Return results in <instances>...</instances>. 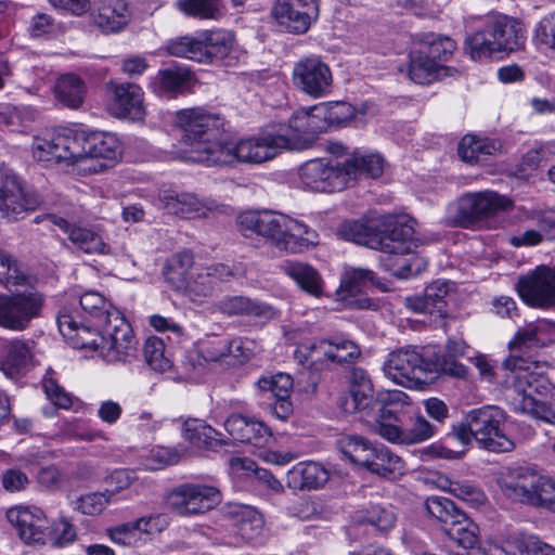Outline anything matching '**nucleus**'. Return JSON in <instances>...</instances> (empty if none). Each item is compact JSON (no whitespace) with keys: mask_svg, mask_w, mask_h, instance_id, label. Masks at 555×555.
Returning a JSON list of instances; mask_svg holds the SVG:
<instances>
[{"mask_svg":"<svg viewBox=\"0 0 555 555\" xmlns=\"http://www.w3.org/2000/svg\"><path fill=\"white\" fill-rule=\"evenodd\" d=\"M220 502V490L204 483H182L167 495L168 507L180 516L204 514Z\"/></svg>","mask_w":555,"mask_h":555,"instance_id":"nucleus-17","label":"nucleus"},{"mask_svg":"<svg viewBox=\"0 0 555 555\" xmlns=\"http://www.w3.org/2000/svg\"><path fill=\"white\" fill-rule=\"evenodd\" d=\"M375 284V274L367 269L347 270L340 281L337 295L341 300L352 304V298L361 294L369 285Z\"/></svg>","mask_w":555,"mask_h":555,"instance_id":"nucleus-46","label":"nucleus"},{"mask_svg":"<svg viewBox=\"0 0 555 555\" xmlns=\"http://www.w3.org/2000/svg\"><path fill=\"white\" fill-rule=\"evenodd\" d=\"M46 295L37 289H24L0 295V327L22 332L42 315Z\"/></svg>","mask_w":555,"mask_h":555,"instance_id":"nucleus-9","label":"nucleus"},{"mask_svg":"<svg viewBox=\"0 0 555 555\" xmlns=\"http://www.w3.org/2000/svg\"><path fill=\"white\" fill-rule=\"evenodd\" d=\"M83 146L80 169L89 173H99L112 167L121 157V144L111 132L82 130Z\"/></svg>","mask_w":555,"mask_h":555,"instance_id":"nucleus-13","label":"nucleus"},{"mask_svg":"<svg viewBox=\"0 0 555 555\" xmlns=\"http://www.w3.org/2000/svg\"><path fill=\"white\" fill-rule=\"evenodd\" d=\"M421 42L420 51L440 64L448 62L456 49V43L452 38L438 34H426L422 37Z\"/></svg>","mask_w":555,"mask_h":555,"instance_id":"nucleus-52","label":"nucleus"},{"mask_svg":"<svg viewBox=\"0 0 555 555\" xmlns=\"http://www.w3.org/2000/svg\"><path fill=\"white\" fill-rule=\"evenodd\" d=\"M532 40L539 49L555 50V12L544 16L537 24Z\"/></svg>","mask_w":555,"mask_h":555,"instance_id":"nucleus-62","label":"nucleus"},{"mask_svg":"<svg viewBox=\"0 0 555 555\" xmlns=\"http://www.w3.org/2000/svg\"><path fill=\"white\" fill-rule=\"evenodd\" d=\"M184 438L197 448L214 450L224 442L218 439L220 434L203 421H186L183 426Z\"/></svg>","mask_w":555,"mask_h":555,"instance_id":"nucleus-49","label":"nucleus"},{"mask_svg":"<svg viewBox=\"0 0 555 555\" xmlns=\"http://www.w3.org/2000/svg\"><path fill=\"white\" fill-rule=\"evenodd\" d=\"M160 202L168 212L186 219L205 217L210 210L208 203L194 193L165 192Z\"/></svg>","mask_w":555,"mask_h":555,"instance_id":"nucleus-33","label":"nucleus"},{"mask_svg":"<svg viewBox=\"0 0 555 555\" xmlns=\"http://www.w3.org/2000/svg\"><path fill=\"white\" fill-rule=\"evenodd\" d=\"M115 115L130 120H142L145 116L142 88L132 82L113 87Z\"/></svg>","mask_w":555,"mask_h":555,"instance_id":"nucleus-30","label":"nucleus"},{"mask_svg":"<svg viewBox=\"0 0 555 555\" xmlns=\"http://www.w3.org/2000/svg\"><path fill=\"white\" fill-rule=\"evenodd\" d=\"M144 359L149 367L158 373L171 370L172 361L165 354V343L157 336H151L144 344Z\"/></svg>","mask_w":555,"mask_h":555,"instance_id":"nucleus-55","label":"nucleus"},{"mask_svg":"<svg viewBox=\"0 0 555 555\" xmlns=\"http://www.w3.org/2000/svg\"><path fill=\"white\" fill-rule=\"evenodd\" d=\"M425 507L430 516L441 522L442 527L448 526L455 518V515L461 513L450 499L438 495L427 498Z\"/></svg>","mask_w":555,"mask_h":555,"instance_id":"nucleus-60","label":"nucleus"},{"mask_svg":"<svg viewBox=\"0 0 555 555\" xmlns=\"http://www.w3.org/2000/svg\"><path fill=\"white\" fill-rule=\"evenodd\" d=\"M108 492H92L81 495L75 503V509L85 515L95 516L101 514L111 502Z\"/></svg>","mask_w":555,"mask_h":555,"instance_id":"nucleus-63","label":"nucleus"},{"mask_svg":"<svg viewBox=\"0 0 555 555\" xmlns=\"http://www.w3.org/2000/svg\"><path fill=\"white\" fill-rule=\"evenodd\" d=\"M385 376L391 382H424L427 374L431 378L446 374L454 378H465L467 369L462 363L448 360L436 351V347H427L423 354L414 349H398L388 354L383 366Z\"/></svg>","mask_w":555,"mask_h":555,"instance_id":"nucleus-7","label":"nucleus"},{"mask_svg":"<svg viewBox=\"0 0 555 555\" xmlns=\"http://www.w3.org/2000/svg\"><path fill=\"white\" fill-rule=\"evenodd\" d=\"M53 91L60 104L70 109H78L85 101L87 85L80 76L67 73L56 79Z\"/></svg>","mask_w":555,"mask_h":555,"instance_id":"nucleus-36","label":"nucleus"},{"mask_svg":"<svg viewBox=\"0 0 555 555\" xmlns=\"http://www.w3.org/2000/svg\"><path fill=\"white\" fill-rule=\"evenodd\" d=\"M343 163L345 168L354 169V173L351 177V183L354 182L360 175H367L372 178L379 177L384 171L385 165L384 158L377 153H354L350 158H347Z\"/></svg>","mask_w":555,"mask_h":555,"instance_id":"nucleus-51","label":"nucleus"},{"mask_svg":"<svg viewBox=\"0 0 555 555\" xmlns=\"http://www.w3.org/2000/svg\"><path fill=\"white\" fill-rule=\"evenodd\" d=\"M102 327L100 356L107 362L127 361L135 357L138 341L133 330L120 311H113V318Z\"/></svg>","mask_w":555,"mask_h":555,"instance_id":"nucleus-15","label":"nucleus"},{"mask_svg":"<svg viewBox=\"0 0 555 555\" xmlns=\"http://www.w3.org/2000/svg\"><path fill=\"white\" fill-rule=\"evenodd\" d=\"M131 18L126 0H101L94 14V23L105 33L120 31Z\"/></svg>","mask_w":555,"mask_h":555,"instance_id":"nucleus-34","label":"nucleus"},{"mask_svg":"<svg viewBox=\"0 0 555 555\" xmlns=\"http://www.w3.org/2000/svg\"><path fill=\"white\" fill-rule=\"evenodd\" d=\"M216 309L225 315L244 314L261 321L271 320L275 314L271 306L244 296H225L216 304Z\"/></svg>","mask_w":555,"mask_h":555,"instance_id":"nucleus-35","label":"nucleus"},{"mask_svg":"<svg viewBox=\"0 0 555 555\" xmlns=\"http://www.w3.org/2000/svg\"><path fill=\"white\" fill-rule=\"evenodd\" d=\"M232 275V270L223 263L198 267L192 271L188 286L181 291L194 297L195 300L201 299L211 295L219 282L227 281Z\"/></svg>","mask_w":555,"mask_h":555,"instance_id":"nucleus-28","label":"nucleus"},{"mask_svg":"<svg viewBox=\"0 0 555 555\" xmlns=\"http://www.w3.org/2000/svg\"><path fill=\"white\" fill-rule=\"evenodd\" d=\"M544 478L545 475L533 467L509 466L500 473L496 483L506 499L534 507L539 488Z\"/></svg>","mask_w":555,"mask_h":555,"instance_id":"nucleus-16","label":"nucleus"},{"mask_svg":"<svg viewBox=\"0 0 555 555\" xmlns=\"http://www.w3.org/2000/svg\"><path fill=\"white\" fill-rule=\"evenodd\" d=\"M79 307L85 313L83 320H89L94 326L101 327L113 318V311H119L112 302L98 292H86L79 298Z\"/></svg>","mask_w":555,"mask_h":555,"instance_id":"nucleus-40","label":"nucleus"},{"mask_svg":"<svg viewBox=\"0 0 555 555\" xmlns=\"http://www.w3.org/2000/svg\"><path fill=\"white\" fill-rule=\"evenodd\" d=\"M30 344H33V341H23L20 339H14L8 344L7 358L1 366L7 378H18L22 371L28 365L31 359Z\"/></svg>","mask_w":555,"mask_h":555,"instance_id":"nucleus-44","label":"nucleus"},{"mask_svg":"<svg viewBox=\"0 0 555 555\" xmlns=\"http://www.w3.org/2000/svg\"><path fill=\"white\" fill-rule=\"evenodd\" d=\"M446 482L451 494L474 507L482 505L487 500L485 492L469 481H452L447 479Z\"/></svg>","mask_w":555,"mask_h":555,"instance_id":"nucleus-61","label":"nucleus"},{"mask_svg":"<svg viewBox=\"0 0 555 555\" xmlns=\"http://www.w3.org/2000/svg\"><path fill=\"white\" fill-rule=\"evenodd\" d=\"M203 42L201 33L197 36H182L167 41L165 49L173 56L184 57L203 63Z\"/></svg>","mask_w":555,"mask_h":555,"instance_id":"nucleus-53","label":"nucleus"},{"mask_svg":"<svg viewBox=\"0 0 555 555\" xmlns=\"http://www.w3.org/2000/svg\"><path fill=\"white\" fill-rule=\"evenodd\" d=\"M41 204L40 196L26 190L18 177L0 164V212L9 220H18Z\"/></svg>","mask_w":555,"mask_h":555,"instance_id":"nucleus-14","label":"nucleus"},{"mask_svg":"<svg viewBox=\"0 0 555 555\" xmlns=\"http://www.w3.org/2000/svg\"><path fill=\"white\" fill-rule=\"evenodd\" d=\"M293 83L302 93L319 99L330 94L333 75L320 56H305L294 65Z\"/></svg>","mask_w":555,"mask_h":555,"instance_id":"nucleus-20","label":"nucleus"},{"mask_svg":"<svg viewBox=\"0 0 555 555\" xmlns=\"http://www.w3.org/2000/svg\"><path fill=\"white\" fill-rule=\"evenodd\" d=\"M474 365L479 370L481 378L500 377L499 371H508L513 375H503L504 378H513L514 382H539L548 380L546 365L538 361H529L519 357H508L501 366L494 369L492 361L485 354H478L472 359Z\"/></svg>","mask_w":555,"mask_h":555,"instance_id":"nucleus-22","label":"nucleus"},{"mask_svg":"<svg viewBox=\"0 0 555 555\" xmlns=\"http://www.w3.org/2000/svg\"><path fill=\"white\" fill-rule=\"evenodd\" d=\"M374 384H350L348 393L340 398V406L346 413H356L379 408L377 393Z\"/></svg>","mask_w":555,"mask_h":555,"instance_id":"nucleus-39","label":"nucleus"},{"mask_svg":"<svg viewBox=\"0 0 555 555\" xmlns=\"http://www.w3.org/2000/svg\"><path fill=\"white\" fill-rule=\"evenodd\" d=\"M448 294L449 283L438 280L429 284L423 295L406 297L405 306L415 313L437 314L442 318L447 315Z\"/></svg>","mask_w":555,"mask_h":555,"instance_id":"nucleus-31","label":"nucleus"},{"mask_svg":"<svg viewBox=\"0 0 555 555\" xmlns=\"http://www.w3.org/2000/svg\"><path fill=\"white\" fill-rule=\"evenodd\" d=\"M328 478V472L320 463L305 461L287 472L286 485L293 490H315L322 488Z\"/></svg>","mask_w":555,"mask_h":555,"instance_id":"nucleus-32","label":"nucleus"},{"mask_svg":"<svg viewBox=\"0 0 555 555\" xmlns=\"http://www.w3.org/2000/svg\"><path fill=\"white\" fill-rule=\"evenodd\" d=\"M317 0H275L271 14L276 23L288 33L302 35L319 18Z\"/></svg>","mask_w":555,"mask_h":555,"instance_id":"nucleus-23","label":"nucleus"},{"mask_svg":"<svg viewBox=\"0 0 555 555\" xmlns=\"http://www.w3.org/2000/svg\"><path fill=\"white\" fill-rule=\"evenodd\" d=\"M354 169L345 168L339 160L314 158L299 168L298 175L304 189L312 192H340L351 185Z\"/></svg>","mask_w":555,"mask_h":555,"instance_id":"nucleus-11","label":"nucleus"},{"mask_svg":"<svg viewBox=\"0 0 555 555\" xmlns=\"http://www.w3.org/2000/svg\"><path fill=\"white\" fill-rule=\"evenodd\" d=\"M81 138L82 130L70 128L36 138L33 143L34 157L42 163L65 164L66 166H78L80 168L83 151Z\"/></svg>","mask_w":555,"mask_h":555,"instance_id":"nucleus-10","label":"nucleus"},{"mask_svg":"<svg viewBox=\"0 0 555 555\" xmlns=\"http://www.w3.org/2000/svg\"><path fill=\"white\" fill-rule=\"evenodd\" d=\"M237 227L245 237L260 236L287 253H300L315 246L319 235L307 224L273 210H248L238 215Z\"/></svg>","mask_w":555,"mask_h":555,"instance_id":"nucleus-3","label":"nucleus"},{"mask_svg":"<svg viewBox=\"0 0 555 555\" xmlns=\"http://www.w3.org/2000/svg\"><path fill=\"white\" fill-rule=\"evenodd\" d=\"M203 42V63H211L215 60L227 57L235 43V36L225 29H212L201 31Z\"/></svg>","mask_w":555,"mask_h":555,"instance_id":"nucleus-38","label":"nucleus"},{"mask_svg":"<svg viewBox=\"0 0 555 555\" xmlns=\"http://www.w3.org/2000/svg\"><path fill=\"white\" fill-rule=\"evenodd\" d=\"M379 408L373 430L384 440L402 446L422 443L436 434V427L415 412L409 396L401 390L377 393Z\"/></svg>","mask_w":555,"mask_h":555,"instance_id":"nucleus-2","label":"nucleus"},{"mask_svg":"<svg viewBox=\"0 0 555 555\" xmlns=\"http://www.w3.org/2000/svg\"><path fill=\"white\" fill-rule=\"evenodd\" d=\"M81 312L74 305L63 307L56 317L59 331L76 349H92L100 352L102 327L87 325Z\"/></svg>","mask_w":555,"mask_h":555,"instance_id":"nucleus-19","label":"nucleus"},{"mask_svg":"<svg viewBox=\"0 0 555 555\" xmlns=\"http://www.w3.org/2000/svg\"><path fill=\"white\" fill-rule=\"evenodd\" d=\"M7 518L26 544L43 545L48 541V521L39 508L14 506L8 509Z\"/></svg>","mask_w":555,"mask_h":555,"instance_id":"nucleus-25","label":"nucleus"},{"mask_svg":"<svg viewBox=\"0 0 555 555\" xmlns=\"http://www.w3.org/2000/svg\"><path fill=\"white\" fill-rule=\"evenodd\" d=\"M194 257L190 251H180L173 255L167 262L164 275L166 281L177 291L188 286V280L191 276Z\"/></svg>","mask_w":555,"mask_h":555,"instance_id":"nucleus-45","label":"nucleus"},{"mask_svg":"<svg viewBox=\"0 0 555 555\" xmlns=\"http://www.w3.org/2000/svg\"><path fill=\"white\" fill-rule=\"evenodd\" d=\"M224 428L234 440L258 448L267 446L272 439L271 429L264 423L241 414L229 416Z\"/></svg>","mask_w":555,"mask_h":555,"instance_id":"nucleus-26","label":"nucleus"},{"mask_svg":"<svg viewBox=\"0 0 555 555\" xmlns=\"http://www.w3.org/2000/svg\"><path fill=\"white\" fill-rule=\"evenodd\" d=\"M451 67L431 60L429 55L422 51L411 55L409 66V77L412 81L420 85H428L433 81L450 75Z\"/></svg>","mask_w":555,"mask_h":555,"instance_id":"nucleus-37","label":"nucleus"},{"mask_svg":"<svg viewBox=\"0 0 555 555\" xmlns=\"http://www.w3.org/2000/svg\"><path fill=\"white\" fill-rule=\"evenodd\" d=\"M156 80L159 83L160 93L177 94L189 86L191 72L185 67L172 66L159 70Z\"/></svg>","mask_w":555,"mask_h":555,"instance_id":"nucleus-54","label":"nucleus"},{"mask_svg":"<svg viewBox=\"0 0 555 555\" xmlns=\"http://www.w3.org/2000/svg\"><path fill=\"white\" fill-rule=\"evenodd\" d=\"M314 109L325 121V129L328 126H341L352 118L353 108L346 102H330L314 105Z\"/></svg>","mask_w":555,"mask_h":555,"instance_id":"nucleus-59","label":"nucleus"},{"mask_svg":"<svg viewBox=\"0 0 555 555\" xmlns=\"http://www.w3.org/2000/svg\"><path fill=\"white\" fill-rule=\"evenodd\" d=\"M179 8L186 15L201 20H219L223 15L219 0H180Z\"/></svg>","mask_w":555,"mask_h":555,"instance_id":"nucleus-58","label":"nucleus"},{"mask_svg":"<svg viewBox=\"0 0 555 555\" xmlns=\"http://www.w3.org/2000/svg\"><path fill=\"white\" fill-rule=\"evenodd\" d=\"M225 340H218L211 344H207L201 350L189 352L186 356L188 361L193 366V369L198 372L204 370L205 364H225L227 350H223Z\"/></svg>","mask_w":555,"mask_h":555,"instance_id":"nucleus-56","label":"nucleus"},{"mask_svg":"<svg viewBox=\"0 0 555 555\" xmlns=\"http://www.w3.org/2000/svg\"><path fill=\"white\" fill-rule=\"evenodd\" d=\"M43 220L63 231L73 246L80 251L89 255L129 256L124 244L114 246L106 243L103 235L95 228L72 223L63 217L53 214L46 215Z\"/></svg>","mask_w":555,"mask_h":555,"instance_id":"nucleus-18","label":"nucleus"},{"mask_svg":"<svg viewBox=\"0 0 555 555\" xmlns=\"http://www.w3.org/2000/svg\"><path fill=\"white\" fill-rule=\"evenodd\" d=\"M293 384L281 386L280 384H266L261 386L262 398L267 400V404L273 416L279 420H287L294 412L291 393Z\"/></svg>","mask_w":555,"mask_h":555,"instance_id":"nucleus-42","label":"nucleus"},{"mask_svg":"<svg viewBox=\"0 0 555 555\" xmlns=\"http://www.w3.org/2000/svg\"><path fill=\"white\" fill-rule=\"evenodd\" d=\"M476 29L464 42V50L473 60L491 57L498 53H513L525 49L527 28L524 22L498 11L475 17Z\"/></svg>","mask_w":555,"mask_h":555,"instance_id":"nucleus-5","label":"nucleus"},{"mask_svg":"<svg viewBox=\"0 0 555 555\" xmlns=\"http://www.w3.org/2000/svg\"><path fill=\"white\" fill-rule=\"evenodd\" d=\"M514 403L522 412L555 425L554 384H517Z\"/></svg>","mask_w":555,"mask_h":555,"instance_id":"nucleus-21","label":"nucleus"},{"mask_svg":"<svg viewBox=\"0 0 555 555\" xmlns=\"http://www.w3.org/2000/svg\"><path fill=\"white\" fill-rule=\"evenodd\" d=\"M500 147V143L495 140L467 134L459 144V155L466 163L481 164L494 155Z\"/></svg>","mask_w":555,"mask_h":555,"instance_id":"nucleus-41","label":"nucleus"},{"mask_svg":"<svg viewBox=\"0 0 555 555\" xmlns=\"http://www.w3.org/2000/svg\"><path fill=\"white\" fill-rule=\"evenodd\" d=\"M366 469L373 474L389 477L402 474L404 462L386 446L375 443V450Z\"/></svg>","mask_w":555,"mask_h":555,"instance_id":"nucleus-48","label":"nucleus"},{"mask_svg":"<svg viewBox=\"0 0 555 555\" xmlns=\"http://www.w3.org/2000/svg\"><path fill=\"white\" fill-rule=\"evenodd\" d=\"M505 412L495 405L473 409L464 415V421L452 427L451 435L467 447L475 440L481 449L491 452H511L514 441L504 431Z\"/></svg>","mask_w":555,"mask_h":555,"instance_id":"nucleus-8","label":"nucleus"},{"mask_svg":"<svg viewBox=\"0 0 555 555\" xmlns=\"http://www.w3.org/2000/svg\"><path fill=\"white\" fill-rule=\"evenodd\" d=\"M513 201L493 191L466 194L449 206V219L461 227L494 216L513 208Z\"/></svg>","mask_w":555,"mask_h":555,"instance_id":"nucleus-12","label":"nucleus"},{"mask_svg":"<svg viewBox=\"0 0 555 555\" xmlns=\"http://www.w3.org/2000/svg\"><path fill=\"white\" fill-rule=\"evenodd\" d=\"M396 516L391 508L382 507L379 505L372 506L359 520V525L367 524L371 527L379 530L387 531L393 527Z\"/></svg>","mask_w":555,"mask_h":555,"instance_id":"nucleus-64","label":"nucleus"},{"mask_svg":"<svg viewBox=\"0 0 555 555\" xmlns=\"http://www.w3.org/2000/svg\"><path fill=\"white\" fill-rule=\"evenodd\" d=\"M314 106L295 112L287 126L271 129L251 137V142L243 145V151L253 153V163L271 160L282 150L305 149L312 143L315 135L325 131V121Z\"/></svg>","mask_w":555,"mask_h":555,"instance_id":"nucleus-4","label":"nucleus"},{"mask_svg":"<svg viewBox=\"0 0 555 555\" xmlns=\"http://www.w3.org/2000/svg\"><path fill=\"white\" fill-rule=\"evenodd\" d=\"M521 299L531 307H555V270L546 266L521 276L517 283Z\"/></svg>","mask_w":555,"mask_h":555,"instance_id":"nucleus-24","label":"nucleus"},{"mask_svg":"<svg viewBox=\"0 0 555 555\" xmlns=\"http://www.w3.org/2000/svg\"><path fill=\"white\" fill-rule=\"evenodd\" d=\"M284 272L293 279L298 286L308 294L319 297L322 294V280L318 271L310 264L287 261Z\"/></svg>","mask_w":555,"mask_h":555,"instance_id":"nucleus-47","label":"nucleus"},{"mask_svg":"<svg viewBox=\"0 0 555 555\" xmlns=\"http://www.w3.org/2000/svg\"><path fill=\"white\" fill-rule=\"evenodd\" d=\"M176 125L183 132V147L177 152L181 160L206 166L253 163V153L243 151V145L251 142V138L240 141L222 139L223 119L218 114L203 108L181 109L176 115Z\"/></svg>","mask_w":555,"mask_h":555,"instance_id":"nucleus-1","label":"nucleus"},{"mask_svg":"<svg viewBox=\"0 0 555 555\" xmlns=\"http://www.w3.org/2000/svg\"><path fill=\"white\" fill-rule=\"evenodd\" d=\"M442 530L449 539V547L456 546L451 551L452 555H467L479 542V527L465 513L461 512Z\"/></svg>","mask_w":555,"mask_h":555,"instance_id":"nucleus-29","label":"nucleus"},{"mask_svg":"<svg viewBox=\"0 0 555 555\" xmlns=\"http://www.w3.org/2000/svg\"><path fill=\"white\" fill-rule=\"evenodd\" d=\"M223 350H227V365H242L254 357L256 343L248 338L235 337L233 339L225 340Z\"/></svg>","mask_w":555,"mask_h":555,"instance_id":"nucleus-57","label":"nucleus"},{"mask_svg":"<svg viewBox=\"0 0 555 555\" xmlns=\"http://www.w3.org/2000/svg\"><path fill=\"white\" fill-rule=\"evenodd\" d=\"M341 453L352 463L367 468L375 444L359 436H346L338 440Z\"/></svg>","mask_w":555,"mask_h":555,"instance_id":"nucleus-50","label":"nucleus"},{"mask_svg":"<svg viewBox=\"0 0 555 555\" xmlns=\"http://www.w3.org/2000/svg\"><path fill=\"white\" fill-rule=\"evenodd\" d=\"M237 533L247 541L258 537L263 528L261 514L249 505H235L231 508Z\"/></svg>","mask_w":555,"mask_h":555,"instance_id":"nucleus-43","label":"nucleus"},{"mask_svg":"<svg viewBox=\"0 0 555 555\" xmlns=\"http://www.w3.org/2000/svg\"><path fill=\"white\" fill-rule=\"evenodd\" d=\"M338 235L383 253L405 255L413 251L414 229L395 217H380L367 222L349 220L338 228Z\"/></svg>","mask_w":555,"mask_h":555,"instance_id":"nucleus-6","label":"nucleus"},{"mask_svg":"<svg viewBox=\"0 0 555 555\" xmlns=\"http://www.w3.org/2000/svg\"><path fill=\"white\" fill-rule=\"evenodd\" d=\"M317 353H323L331 362L344 363L349 362L357 358L360 353L359 348L350 340L330 341L321 340L318 345L313 344L310 347H299L295 351V357L299 362H310L313 364L319 357Z\"/></svg>","mask_w":555,"mask_h":555,"instance_id":"nucleus-27","label":"nucleus"}]
</instances>
